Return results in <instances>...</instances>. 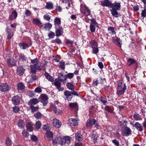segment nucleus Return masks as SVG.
I'll return each mask as SVG.
<instances>
[{"label": "nucleus", "instance_id": "obj_1", "mask_svg": "<svg viewBox=\"0 0 146 146\" xmlns=\"http://www.w3.org/2000/svg\"><path fill=\"white\" fill-rule=\"evenodd\" d=\"M80 11L81 13L87 16L90 14V10L84 4H81L80 6Z\"/></svg>", "mask_w": 146, "mask_h": 146}, {"label": "nucleus", "instance_id": "obj_2", "mask_svg": "<svg viewBox=\"0 0 146 146\" xmlns=\"http://www.w3.org/2000/svg\"><path fill=\"white\" fill-rule=\"evenodd\" d=\"M94 125L95 127L98 128L100 127L99 125L97 123L96 120L94 119H89L86 122V126L88 127H92Z\"/></svg>", "mask_w": 146, "mask_h": 146}, {"label": "nucleus", "instance_id": "obj_3", "mask_svg": "<svg viewBox=\"0 0 146 146\" xmlns=\"http://www.w3.org/2000/svg\"><path fill=\"white\" fill-rule=\"evenodd\" d=\"M30 72L31 74H36V70L40 71L42 69L40 66L38 65L37 64L30 65Z\"/></svg>", "mask_w": 146, "mask_h": 146}, {"label": "nucleus", "instance_id": "obj_4", "mask_svg": "<svg viewBox=\"0 0 146 146\" xmlns=\"http://www.w3.org/2000/svg\"><path fill=\"white\" fill-rule=\"evenodd\" d=\"M121 134L123 136H127L131 134V129L127 127H125L121 129Z\"/></svg>", "mask_w": 146, "mask_h": 146}, {"label": "nucleus", "instance_id": "obj_5", "mask_svg": "<svg viewBox=\"0 0 146 146\" xmlns=\"http://www.w3.org/2000/svg\"><path fill=\"white\" fill-rule=\"evenodd\" d=\"M59 102L57 101L54 102V104H52L50 106V108L52 110H53L54 112L57 114H61L62 113L61 110H58L57 109L56 106H55V104L58 105Z\"/></svg>", "mask_w": 146, "mask_h": 146}, {"label": "nucleus", "instance_id": "obj_6", "mask_svg": "<svg viewBox=\"0 0 146 146\" xmlns=\"http://www.w3.org/2000/svg\"><path fill=\"white\" fill-rule=\"evenodd\" d=\"M126 89V86L125 84H124L123 87L119 88H117V94L118 95H120L123 94L125 92V90Z\"/></svg>", "mask_w": 146, "mask_h": 146}, {"label": "nucleus", "instance_id": "obj_7", "mask_svg": "<svg viewBox=\"0 0 146 146\" xmlns=\"http://www.w3.org/2000/svg\"><path fill=\"white\" fill-rule=\"evenodd\" d=\"M56 36L58 37L61 36L63 33V28L62 27L59 26L58 28L55 27Z\"/></svg>", "mask_w": 146, "mask_h": 146}, {"label": "nucleus", "instance_id": "obj_8", "mask_svg": "<svg viewBox=\"0 0 146 146\" xmlns=\"http://www.w3.org/2000/svg\"><path fill=\"white\" fill-rule=\"evenodd\" d=\"M64 94L65 96L66 99H67L68 101L71 100L73 97L72 92L66 90L64 92Z\"/></svg>", "mask_w": 146, "mask_h": 146}, {"label": "nucleus", "instance_id": "obj_9", "mask_svg": "<svg viewBox=\"0 0 146 146\" xmlns=\"http://www.w3.org/2000/svg\"><path fill=\"white\" fill-rule=\"evenodd\" d=\"M40 98L41 102L43 103L44 106H46L48 103L47 100L48 98L47 96L45 94H43L41 95Z\"/></svg>", "mask_w": 146, "mask_h": 146}, {"label": "nucleus", "instance_id": "obj_10", "mask_svg": "<svg viewBox=\"0 0 146 146\" xmlns=\"http://www.w3.org/2000/svg\"><path fill=\"white\" fill-rule=\"evenodd\" d=\"M7 63L9 66H15L17 65L16 60L14 58L8 59L7 61Z\"/></svg>", "mask_w": 146, "mask_h": 146}, {"label": "nucleus", "instance_id": "obj_11", "mask_svg": "<svg viewBox=\"0 0 146 146\" xmlns=\"http://www.w3.org/2000/svg\"><path fill=\"white\" fill-rule=\"evenodd\" d=\"M12 101L13 104L17 105L20 103V98L18 95L14 96L12 98Z\"/></svg>", "mask_w": 146, "mask_h": 146}, {"label": "nucleus", "instance_id": "obj_12", "mask_svg": "<svg viewBox=\"0 0 146 146\" xmlns=\"http://www.w3.org/2000/svg\"><path fill=\"white\" fill-rule=\"evenodd\" d=\"M121 7V3H120L117 2L115 1L113 3H111V7L112 9H114L117 10H119Z\"/></svg>", "mask_w": 146, "mask_h": 146}, {"label": "nucleus", "instance_id": "obj_13", "mask_svg": "<svg viewBox=\"0 0 146 146\" xmlns=\"http://www.w3.org/2000/svg\"><path fill=\"white\" fill-rule=\"evenodd\" d=\"M39 102V101L38 99L36 98H33L30 99L28 102V104L29 107H31L36 104Z\"/></svg>", "mask_w": 146, "mask_h": 146}, {"label": "nucleus", "instance_id": "obj_14", "mask_svg": "<svg viewBox=\"0 0 146 146\" xmlns=\"http://www.w3.org/2000/svg\"><path fill=\"white\" fill-rule=\"evenodd\" d=\"M58 79L59 80L63 83L66 82L67 80L66 75H63L62 73H59L58 76Z\"/></svg>", "mask_w": 146, "mask_h": 146}, {"label": "nucleus", "instance_id": "obj_15", "mask_svg": "<svg viewBox=\"0 0 146 146\" xmlns=\"http://www.w3.org/2000/svg\"><path fill=\"white\" fill-rule=\"evenodd\" d=\"M52 123L53 125L55 127L58 128L60 127L61 125V123L58 119L54 118L52 120Z\"/></svg>", "mask_w": 146, "mask_h": 146}, {"label": "nucleus", "instance_id": "obj_16", "mask_svg": "<svg viewBox=\"0 0 146 146\" xmlns=\"http://www.w3.org/2000/svg\"><path fill=\"white\" fill-rule=\"evenodd\" d=\"M101 5L104 7H111V3L109 0H104L101 1Z\"/></svg>", "mask_w": 146, "mask_h": 146}, {"label": "nucleus", "instance_id": "obj_17", "mask_svg": "<svg viewBox=\"0 0 146 146\" xmlns=\"http://www.w3.org/2000/svg\"><path fill=\"white\" fill-rule=\"evenodd\" d=\"M113 42L119 47H121L122 44V41L120 39L117 37H114L113 38Z\"/></svg>", "mask_w": 146, "mask_h": 146}, {"label": "nucleus", "instance_id": "obj_18", "mask_svg": "<svg viewBox=\"0 0 146 146\" xmlns=\"http://www.w3.org/2000/svg\"><path fill=\"white\" fill-rule=\"evenodd\" d=\"M25 71V69L22 66H19L17 69V75L21 76L23 75Z\"/></svg>", "mask_w": 146, "mask_h": 146}, {"label": "nucleus", "instance_id": "obj_19", "mask_svg": "<svg viewBox=\"0 0 146 146\" xmlns=\"http://www.w3.org/2000/svg\"><path fill=\"white\" fill-rule=\"evenodd\" d=\"M9 87L7 83H3L0 86V90L2 92H5L8 90Z\"/></svg>", "mask_w": 146, "mask_h": 146}, {"label": "nucleus", "instance_id": "obj_20", "mask_svg": "<svg viewBox=\"0 0 146 146\" xmlns=\"http://www.w3.org/2000/svg\"><path fill=\"white\" fill-rule=\"evenodd\" d=\"M53 143L56 144L57 143H59L60 145L63 144V138L61 137H59L58 138H55L54 139L52 140Z\"/></svg>", "mask_w": 146, "mask_h": 146}, {"label": "nucleus", "instance_id": "obj_21", "mask_svg": "<svg viewBox=\"0 0 146 146\" xmlns=\"http://www.w3.org/2000/svg\"><path fill=\"white\" fill-rule=\"evenodd\" d=\"M108 33L110 35H113L116 33L115 28L113 27L110 26L108 27L107 29Z\"/></svg>", "mask_w": 146, "mask_h": 146}, {"label": "nucleus", "instance_id": "obj_22", "mask_svg": "<svg viewBox=\"0 0 146 146\" xmlns=\"http://www.w3.org/2000/svg\"><path fill=\"white\" fill-rule=\"evenodd\" d=\"M52 25L50 23H47L42 25L40 27L41 29L45 30H49L52 27Z\"/></svg>", "mask_w": 146, "mask_h": 146}, {"label": "nucleus", "instance_id": "obj_23", "mask_svg": "<svg viewBox=\"0 0 146 146\" xmlns=\"http://www.w3.org/2000/svg\"><path fill=\"white\" fill-rule=\"evenodd\" d=\"M69 123L71 126H76L78 124L77 121L76 119L73 118H70L68 120Z\"/></svg>", "mask_w": 146, "mask_h": 146}, {"label": "nucleus", "instance_id": "obj_24", "mask_svg": "<svg viewBox=\"0 0 146 146\" xmlns=\"http://www.w3.org/2000/svg\"><path fill=\"white\" fill-rule=\"evenodd\" d=\"M17 16V14L16 11H15L12 12L11 15H10L9 17V19L10 21H13L15 19Z\"/></svg>", "mask_w": 146, "mask_h": 146}, {"label": "nucleus", "instance_id": "obj_25", "mask_svg": "<svg viewBox=\"0 0 146 146\" xmlns=\"http://www.w3.org/2000/svg\"><path fill=\"white\" fill-rule=\"evenodd\" d=\"M54 84L59 91H62L64 90V88L61 87V83L60 82L58 81H55L54 82Z\"/></svg>", "mask_w": 146, "mask_h": 146}, {"label": "nucleus", "instance_id": "obj_26", "mask_svg": "<svg viewBox=\"0 0 146 146\" xmlns=\"http://www.w3.org/2000/svg\"><path fill=\"white\" fill-rule=\"evenodd\" d=\"M18 126L21 128H24L25 125V123L23 120L22 119L19 120L17 123Z\"/></svg>", "mask_w": 146, "mask_h": 146}, {"label": "nucleus", "instance_id": "obj_27", "mask_svg": "<svg viewBox=\"0 0 146 146\" xmlns=\"http://www.w3.org/2000/svg\"><path fill=\"white\" fill-rule=\"evenodd\" d=\"M6 31L8 34L7 38L8 39H10L13 36V33L11 29L8 27L7 28Z\"/></svg>", "mask_w": 146, "mask_h": 146}, {"label": "nucleus", "instance_id": "obj_28", "mask_svg": "<svg viewBox=\"0 0 146 146\" xmlns=\"http://www.w3.org/2000/svg\"><path fill=\"white\" fill-rule=\"evenodd\" d=\"M117 10L114 9H110V11L113 17H118L119 16Z\"/></svg>", "mask_w": 146, "mask_h": 146}, {"label": "nucleus", "instance_id": "obj_29", "mask_svg": "<svg viewBox=\"0 0 146 146\" xmlns=\"http://www.w3.org/2000/svg\"><path fill=\"white\" fill-rule=\"evenodd\" d=\"M33 125L31 123L28 122L26 126L27 130L30 132L32 131L33 130Z\"/></svg>", "mask_w": 146, "mask_h": 146}, {"label": "nucleus", "instance_id": "obj_30", "mask_svg": "<svg viewBox=\"0 0 146 146\" xmlns=\"http://www.w3.org/2000/svg\"><path fill=\"white\" fill-rule=\"evenodd\" d=\"M63 144L64 143H66L68 144H69L70 143L71 138L69 137H66L63 138Z\"/></svg>", "mask_w": 146, "mask_h": 146}, {"label": "nucleus", "instance_id": "obj_31", "mask_svg": "<svg viewBox=\"0 0 146 146\" xmlns=\"http://www.w3.org/2000/svg\"><path fill=\"white\" fill-rule=\"evenodd\" d=\"M98 98L104 105L107 102V99L106 98H103L101 96H98Z\"/></svg>", "mask_w": 146, "mask_h": 146}, {"label": "nucleus", "instance_id": "obj_32", "mask_svg": "<svg viewBox=\"0 0 146 146\" xmlns=\"http://www.w3.org/2000/svg\"><path fill=\"white\" fill-rule=\"evenodd\" d=\"M134 126L135 127L136 129L140 131H142L143 130L142 126L138 122H136Z\"/></svg>", "mask_w": 146, "mask_h": 146}, {"label": "nucleus", "instance_id": "obj_33", "mask_svg": "<svg viewBox=\"0 0 146 146\" xmlns=\"http://www.w3.org/2000/svg\"><path fill=\"white\" fill-rule=\"evenodd\" d=\"M19 45L21 48L22 47V49H23L24 50L29 47L28 44L25 42H23L20 43Z\"/></svg>", "mask_w": 146, "mask_h": 146}, {"label": "nucleus", "instance_id": "obj_34", "mask_svg": "<svg viewBox=\"0 0 146 146\" xmlns=\"http://www.w3.org/2000/svg\"><path fill=\"white\" fill-rule=\"evenodd\" d=\"M54 25L59 26L61 24V20L59 17H56L55 18L54 21Z\"/></svg>", "mask_w": 146, "mask_h": 146}, {"label": "nucleus", "instance_id": "obj_35", "mask_svg": "<svg viewBox=\"0 0 146 146\" xmlns=\"http://www.w3.org/2000/svg\"><path fill=\"white\" fill-rule=\"evenodd\" d=\"M75 137L76 140L80 141L82 140V136L80 133H77L75 135Z\"/></svg>", "mask_w": 146, "mask_h": 146}, {"label": "nucleus", "instance_id": "obj_36", "mask_svg": "<svg viewBox=\"0 0 146 146\" xmlns=\"http://www.w3.org/2000/svg\"><path fill=\"white\" fill-rule=\"evenodd\" d=\"M66 86L67 88L70 90H73L74 89V85L72 82H67L66 84Z\"/></svg>", "mask_w": 146, "mask_h": 146}, {"label": "nucleus", "instance_id": "obj_37", "mask_svg": "<svg viewBox=\"0 0 146 146\" xmlns=\"http://www.w3.org/2000/svg\"><path fill=\"white\" fill-rule=\"evenodd\" d=\"M45 76L46 78L49 81L52 82L54 80L52 77L48 73L45 72Z\"/></svg>", "mask_w": 146, "mask_h": 146}, {"label": "nucleus", "instance_id": "obj_38", "mask_svg": "<svg viewBox=\"0 0 146 146\" xmlns=\"http://www.w3.org/2000/svg\"><path fill=\"white\" fill-rule=\"evenodd\" d=\"M69 106L70 108H77L78 107V104L76 102L70 103Z\"/></svg>", "mask_w": 146, "mask_h": 146}, {"label": "nucleus", "instance_id": "obj_39", "mask_svg": "<svg viewBox=\"0 0 146 146\" xmlns=\"http://www.w3.org/2000/svg\"><path fill=\"white\" fill-rule=\"evenodd\" d=\"M127 64L128 66H130L131 65L134 64L135 62L136 61L132 58H130L127 60Z\"/></svg>", "mask_w": 146, "mask_h": 146}, {"label": "nucleus", "instance_id": "obj_40", "mask_svg": "<svg viewBox=\"0 0 146 146\" xmlns=\"http://www.w3.org/2000/svg\"><path fill=\"white\" fill-rule=\"evenodd\" d=\"M33 22L34 24L38 26H40L42 24L40 21L37 19H34Z\"/></svg>", "mask_w": 146, "mask_h": 146}, {"label": "nucleus", "instance_id": "obj_41", "mask_svg": "<svg viewBox=\"0 0 146 146\" xmlns=\"http://www.w3.org/2000/svg\"><path fill=\"white\" fill-rule=\"evenodd\" d=\"M17 89L19 91L22 90L25 88V86L22 83H20L17 84Z\"/></svg>", "mask_w": 146, "mask_h": 146}, {"label": "nucleus", "instance_id": "obj_42", "mask_svg": "<svg viewBox=\"0 0 146 146\" xmlns=\"http://www.w3.org/2000/svg\"><path fill=\"white\" fill-rule=\"evenodd\" d=\"M53 5L51 3L48 2L46 3V9H51L53 8Z\"/></svg>", "mask_w": 146, "mask_h": 146}, {"label": "nucleus", "instance_id": "obj_43", "mask_svg": "<svg viewBox=\"0 0 146 146\" xmlns=\"http://www.w3.org/2000/svg\"><path fill=\"white\" fill-rule=\"evenodd\" d=\"M46 135L47 137L48 138L49 140L52 139L53 138V133L51 131H47L46 133Z\"/></svg>", "mask_w": 146, "mask_h": 146}, {"label": "nucleus", "instance_id": "obj_44", "mask_svg": "<svg viewBox=\"0 0 146 146\" xmlns=\"http://www.w3.org/2000/svg\"><path fill=\"white\" fill-rule=\"evenodd\" d=\"M145 6H144V9L142 11L141 15V17L143 19L144 17H146V9L145 8Z\"/></svg>", "mask_w": 146, "mask_h": 146}, {"label": "nucleus", "instance_id": "obj_45", "mask_svg": "<svg viewBox=\"0 0 146 146\" xmlns=\"http://www.w3.org/2000/svg\"><path fill=\"white\" fill-rule=\"evenodd\" d=\"M43 130H46L47 131H49L50 129V125L49 124H47L44 125L43 127Z\"/></svg>", "mask_w": 146, "mask_h": 146}, {"label": "nucleus", "instance_id": "obj_46", "mask_svg": "<svg viewBox=\"0 0 146 146\" xmlns=\"http://www.w3.org/2000/svg\"><path fill=\"white\" fill-rule=\"evenodd\" d=\"M31 78L30 79L31 82H32L37 80V78L36 75V74H32L31 75Z\"/></svg>", "mask_w": 146, "mask_h": 146}, {"label": "nucleus", "instance_id": "obj_47", "mask_svg": "<svg viewBox=\"0 0 146 146\" xmlns=\"http://www.w3.org/2000/svg\"><path fill=\"white\" fill-rule=\"evenodd\" d=\"M133 118L136 121L141 120V116L138 114H134L133 115Z\"/></svg>", "mask_w": 146, "mask_h": 146}, {"label": "nucleus", "instance_id": "obj_48", "mask_svg": "<svg viewBox=\"0 0 146 146\" xmlns=\"http://www.w3.org/2000/svg\"><path fill=\"white\" fill-rule=\"evenodd\" d=\"M59 66L62 69L64 70L65 68V63L62 60L61 61L59 62Z\"/></svg>", "mask_w": 146, "mask_h": 146}, {"label": "nucleus", "instance_id": "obj_49", "mask_svg": "<svg viewBox=\"0 0 146 146\" xmlns=\"http://www.w3.org/2000/svg\"><path fill=\"white\" fill-rule=\"evenodd\" d=\"M22 134L23 137L25 138L28 137L29 135V133L26 131L25 130H24L23 131Z\"/></svg>", "mask_w": 146, "mask_h": 146}, {"label": "nucleus", "instance_id": "obj_50", "mask_svg": "<svg viewBox=\"0 0 146 146\" xmlns=\"http://www.w3.org/2000/svg\"><path fill=\"white\" fill-rule=\"evenodd\" d=\"M98 136L96 134H93L92 135V138L93 140V142L94 143L97 142Z\"/></svg>", "mask_w": 146, "mask_h": 146}, {"label": "nucleus", "instance_id": "obj_51", "mask_svg": "<svg viewBox=\"0 0 146 146\" xmlns=\"http://www.w3.org/2000/svg\"><path fill=\"white\" fill-rule=\"evenodd\" d=\"M31 63L32 64H33L31 65H35L38 64V60L37 58H35V59L31 60Z\"/></svg>", "mask_w": 146, "mask_h": 146}, {"label": "nucleus", "instance_id": "obj_52", "mask_svg": "<svg viewBox=\"0 0 146 146\" xmlns=\"http://www.w3.org/2000/svg\"><path fill=\"white\" fill-rule=\"evenodd\" d=\"M66 75L67 79V78L71 79L73 78L74 76V73H68L66 74Z\"/></svg>", "mask_w": 146, "mask_h": 146}, {"label": "nucleus", "instance_id": "obj_53", "mask_svg": "<svg viewBox=\"0 0 146 146\" xmlns=\"http://www.w3.org/2000/svg\"><path fill=\"white\" fill-rule=\"evenodd\" d=\"M42 116V114L39 112H38L36 113L34 115V116L37 119L41 118Z\"/></svg>", "mask_w": 146, "mask_h": 146}, {"label": "nucleus", "instance_id": "obj_54", "mask_svg": "<svg viewBox=\"0 0 146 146\" xmlns=\"http://www.w3.org/2000/svg\"><path fill=\"white\" fill-rule=\"evenodd\" d=\"M62 41L59 38H56L54 40H53L52 41V42L54 43H56L58 44H60L62 43Z\"/></svg>", "mask_w": 146, "mask_h": 146}, {"label": "nucleus", "instance_id": "obj_55", "mask_svg": "<svg viewBox=\"0 0 146 146\" xmlns=\"http://www.w3.org/2000/svg\"><path fill=\"white\" fill-rule=\"evenodd\" d=\"M19 56L20 59L22 60L23 61H26L27 60V57L23 54H20Z\"/></svg>", "mask_w": 146, "mask_h": 146}, {"label": "nucleus", "instance_id": "obj_56", "mask_svg": "<svg viewBox=\"0 0 146 146\" xmlns=\"http://www.w3.org/2000/svg\"><path fill=\"white\" fill-rule=\"evenodd\" d=\"M5 142L7 146H11V140L9 138L6 139Z\"/></svg>", "mask_w": 146, "mask_h": 146}, {"label": "nucleus", "instance_id": "obj_57", "mask_svg": "<svg viewBox=\"0 0 146 146\" xmlns=\"http://www.w3.org/2000/svg\"><path fill=\"white\" fill-rule=\"evenodd\" d=\"M30 108L32 112L36 111L39 108L38 107H34L33 106L30 107Z\"/></svg>", "mask_w": 146, "mask_h": 146}, {"label": "nucleus", "instance_id": "obj_58", "mask_svg": "<svg viewBox=\"0 0 146 146\" xmlns=\"http://www.w3.org/2000/svg\"><path fill=\"white\" fill-rule=\"evenodd\" d=\"M43 18L44 19L47 21H49L51 19L50 17L48 14L44 15V16Z\"/></svg>", "mask_w": 146, "mask_h": 146}, {"label": "nucleus", "instance_id": "obj_59", "mask_svg": "<svg viewBox=\"0 0 146 146\" xmlns=\"http://www.w3.org/2000/svg\"><path fill=\"white\" fill-rule=\"evenodd\" d=\"M105 109L107 111L111 113H113L112 109L111 108L108 106H106L105 107Z\"/></svg>", "mask_w": 146, "mask_h": 146}, {"label": "nucleus", "instance_id": "obj_60", "mask_svg": "<svg viewBox=\"0 0 146 146\" xmlns=\"http://www.w3.org/2000/svg\"><path fill=\"white\" fill-rule=\"evenodd\" d=\"M41 126V123L39 121H37L36 122L35 127V128L36 129H40Z\"/></svg>", "mask_w": 146, "mask_h": 146}, {"label": "nucleus", "instance_id": "obj_61", "mask_svg": "<svg viewBox=\"0 0 146 146\" xmlns=\"http://www.w3.org/2000/svg\"><path fill=\"white\" fill-rule=\"evenodd\" d=\"M48 36L50 38H52L54 37L55 34L54 32L50 31V33L48 34Z\"/></svg>", "mask_w": 146, "mask_h": 146}, {"label": "nucleus", "instance_id": "obj_62", "mask_svg": "<svg viewBox=\"0 0 146 146\" xmlns=\"http://www.w3.org/2000/svg\"><path fill=\"white\" fill-rule=\"evenodd\" d=\"M95 25H90V30L91 32L94 33L95 32L96 28Z\"/></svg>", "mask_w": 146, "mask_h": 146}, {"label": "nucleus", "instance_id": "obj_63", "mask_svg": "<svg viewBox=\"0 0 146 146\" xmlns=\"http://www.w3.org/2000/svg\"><path fill=\"white\" fill-rule=\"evenodd\" d=\"M91 23L90 25H93L96 26L98 24L96 20L94 19H90Z\"/></svg>", "mask_w": 146, "mask_h": 146}, {"label": "nucleus", "instance_id": "obj_64", "mask_svg": "<svg viewBox=\"0 0 146 146\" xmlns=\"http://www.w3.org/2000/svg\"><path fill=\"white\" fill-rule=\"evenodd\" d=\"M117 88H119L123 87V85H122V82L121 80H119L117 81Z\"/></svg>", "mask_w": 146, "mask_h": 146}]
</instances>
